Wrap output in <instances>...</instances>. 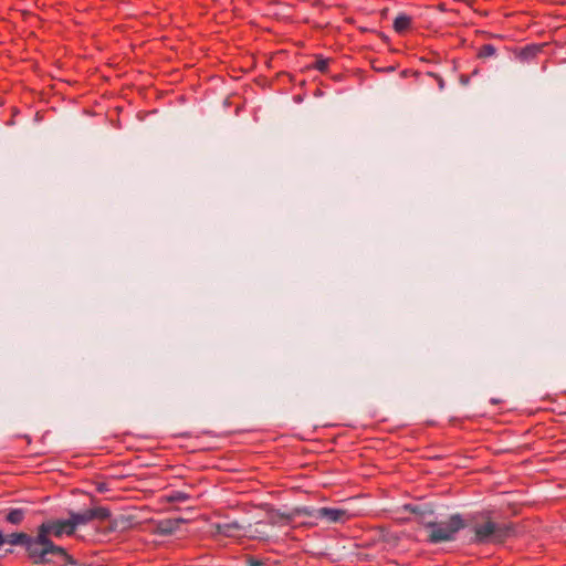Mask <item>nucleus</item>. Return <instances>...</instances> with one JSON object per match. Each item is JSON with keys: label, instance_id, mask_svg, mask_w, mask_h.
<instances>
[{"label": "nucleus", "instance_id": "nucleus-14", "mask_svg": "<svg viewBox=\"0 0 566 566\" xmlns=\"http://www.w3.org/2000/svg\"><path fill=\"white\" fill-rule=\"evenodd\" d=\"M6 543L4 535L0 532V547Z\"/></svg>", "mask_w": 566, "mask_h": 566}, {"label": "nucleus", "instance_id": "nucleus-9", "mask_svg": "<svg viewBox=\"0 0 566 566\" xmlns=\"http://www.w3.org/2000/svg\"><path fill=\"white\" fill-rule=\"evenodd\" d=\"M539 51H541L539 46L528 45L521 50L518 56L522 61H530V60L534 59Z\"/></svg>", "mask_w": 566, "mask_h": 566}, {"label": "nucleus", "instance_id": "nucleus-3", "mask_svg": "<svg viewBox=\"0 0 566 566\" xmlns=\"http://www.w3.org/2000/svg\"><path fill=\"white\" fill-rule=\"evenodd\" d=\"M467 527V522L460 514H453L448 521L427 524L429 541L431 543L450 542L455 538L459 531Z\"/></svg>", "mask_w": 566, "mask_h": 566}, {"label": "nucleus", "instance_id": "nucleus-5", "mask_svg": "<svg viewBox=\"0 0 566 566\" xmlns=\"http://www.w3.org/2000/svg\"><path fill=\"white\" fill-rule=\"evenodd\" d=\"M297 514L313 516L318 520H326L329 523H345L350 515L346 510L337 507H321L316 511H310L307 507L296 510Z\"/></svg>", "mask_w": 566, "mask_h": 566}, {"label": "nucleus", "instance_id": "nucleus-15", "mask_svg": "<svg viewBox=\"0 0 566 566\" xmlns=\"http://www.w3.org/2000/svg\"><path fill=\"white\" fill-rule=\"evenodd\" d=\"M252 566H262V564L256 563V564H253Z\"/></svg>", "mask_w": 566, "mask_h": 566}, {"label": "nucleus", "instance_id": "nucleus-11", "mask_svg": "<svg viewBox=\"0 0 566 566\" xmlns=\"http://www.w3.org/2000/svg\"><path fill=\"white\" fill-rule=\"evenodd\" d=\"M496 53V49L492 44H484L480 48L478 56L479 57H491Z\"/></svg>", "mask_w": 566, "mask_h": 566}, {"label": "nucleus", "instance_id": "nucleus-2", "mask_svg": "<svg viewBox=\"0 0 566 566\" xmlns=\"http://www.w3.org/2000/svg\"><path fill=\"white\" fill-rule=\"evenodd\" d=\"M75 532L70 517L66 520H54L42 523L38 528L39 542L42 546V553L46 563L52 562V557L67 558L65 549L54 545L49 538L50 535L61 537L63 535H72Z\"/></svg>", "mask_w": 566, "mask_h": 566}, {"label": "nucleus", "instance_id": "nucleus-6", "mask_svg": "<svg viewBox=\"0 0 566 566\" xmlns=\"http://www.w3.org/2000/svg\"><path fill=\"white\" fill-rule=\"evenodd\" d=\"M109 516V512L104 507H93L86 509L82 512H71L70 521L73 525V528L76 530L77 526L86 525L94 520H106Z\"/></svg>", "mask_w": 566, "mask_h": 566}, {"label": "nucleus", "instance_id": "nucleus-12", "mask_svg": "<svg viewBox=\"0 0 566 566\" xmlns=\"http://www.w3.org/2000/svg\"><path fill=\"white\" fill-rule=\"evenodd\" d=\"M328 64H329L328 59L318 57V59H316V61L314 63V69L322 73H325L328 69Z\"/></svg>", "mask_w": 566, "mask_h": 566}, {"label": "nucleus", "instance_id": "nucleus-1", "mask_svg": "<svg viewBox=\"0 0 566 566\" xmlns=\"http://www.w3.org/2000/svg\"><path fill=\"white\" fill-rule=\"evenodd\" d=\"M464 520L474 534L472 542L476 544L501 543L512 532L510 525L494 522L486 511L472 513Z\"/></svg>", "mask_w": 566, "mask_h": 566}, {"label": "nucleus", "instance_id": "nucleus-8", "mask_svg": "<svg viewBox=\"0 0 566 566\" xmlns=\"http://www.w3.org/2000/svg\"><path fill=\"white\" fill-rule=\"evenodd\" d=\"M411 18L407 14H399L394 21V30L397 33H405L411 27Z\"/></svg>", "mask_w": 566, "mask_h": 566}, {"label": "nucleus", "instance_id": "nucleus-7", "mask_svg": "<svg viewBox=\"0 0 566 566\" xmlns=\"http://www.w3.org/2000/svg\"><path fill=\"white\" fill-rule=\"evenodd\" d=\"M217 532L227 537L245 536V528L235 521L217 524Z\"/></svg>", "mask_w": 566, "mask_h": 566}, {"label": "nucleus", "instance_id": "nucleus-4", "mask_svg": "<svg viewBox=\"0 0 566 566\" xmlns=\"http://www.w3.org/2000/svg\"><path fill=\"white\" fill-rule=\"evenodd\" d=\"M6 537V543L11 545L24 546L30 558L35 564H45L44 554L42 553V546L39 542V534L35 537H31L27 533H11Z\"/></svg>", "mask_w": 566, "mask_h": 566}, {"label": "nucleus", "instance_id": "nucleus-10", "mask_svg": "<svg viewBox=\"0 0 566 566\" xmlns=\"http://www.w3.org/2000/svg\"><path fill=\"white\" fill-rule=\"evenodd\" d=\"M23 518L24 511L22 509H12L6 516V520L13 525L20 524L23 521Z\"/></svg>", "mask_w": 566, "mask_h": 566}, {"label": "nucleus", "instance_id": "nucleus-13", "mask_svg": "<svg viewBox=\"0 0 566 566\" xmlns=\"http://www.w3.org/2000/svg\"><path fill=\"white\" fill-rule=\"evenodd\" d=\"M428 75L432 76L437 81L439 90L442 91L444 88V81H443V78L440 75H438L436 73H432V72H429Z\"/></svg>", "mask_w": 566, "mask_h": 566}]
</instances>
